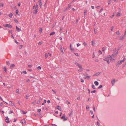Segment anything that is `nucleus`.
<instances>
[{
	"label": "nucleus",
	"mask_w": 126,
	"mask_h": 126,
	"mask_svg": "<svg viewBox=\"0 0 126 126\" xmlns=\"http://www.w3.org/2000/svg\"><path fill=\"white\" fill-rule=\"evenodd\" d=\"M65 114H63V116L61 117V119H63V121H64L68 119V118L67 117H65Z\"/></svg>",
	"instance_id": "obj_1"
},
{
	"label": "nucleus",
	"mask_w": 126,
	"mask_h": 126,
	"mask_svg": "<svg viewBox=\"0 0 126 126\" xmlns=\"http://www.w3.org/2000/svg\"><path fill=\"white\" fill-rule=\"evenodd\" d=\"M3 26L5 27H8L9 28H11L12 27L11 25L8 24L4 25Z\"/></svg>",
	"instance_id": "obj_2"
},
{
	"label": "nucleus",
	"mask_w": 126,
	"mask_h": 126,
	"mask_svg": "<svg viewBox=\"0 0 126 126\" xmlns=\"http://www.w3.org/2000/svg\"><path fill=\"white\" fill-rule=\"evenodd\" d=\"M37 10L38 8H35L33 12V14H36L37 13Z\"/></svg>",
	"instance_id": "obj_3"
},
{
	"label": "nucleus",
	"mask_w": 126,
	"mask_h": 126,
	"mask_svg": "<svg viewBox=\"0 0 126 126\" xmlns=\"http://www.w3.org/2000/svg\"><path fill=\"white\" fill-rule=\"evenodd\" d=\"M55 108L61 111H62L61 108L60 107V106L59 105L57 106L56 108V107Z\"/></svg>",
	"instance_id": "obj_4"
},
{
	"label": "nucleus",
	"mask_w": 126,
	"mask_h": 126,
	"mask_svg": "<svg viewBox=\"0 0 126 126\" xmlns=\"http://www.w3.org/2000/svg\"><path fill=\"white\" fill-rule=\"evenodd\" d=\"M6 120H6V122L7 123H9L10 122V121H9V119L8 117H5Z\"/></svg>",
	"instance_id": "obj_5"
},
{
	"label": "nucleus",
	"mask_w": 126,
	"mask_h": 126,
	"mask_svg": "<svg viewBox=\"0 0 126 126\" xmlns=\"http://www.w3.org/2000/svg\"><path fill=\"white\" fill-rule=\"evenodd\" d=\"M124 36H125V35H124L123 36H120V38H119V40H123L124 38V37H125Z\"/></svg>",
	"instance_id": "obj_6"
},
{
	"label": "nucleus",
	"mask_w": 126,
	"mask_h": 126,
	"mask_svg": "<svg viewBox=\"0 0 126 126\" xmlns=\"http://www.w3.org/2000/svg\"><path fill=\"white\" fill-rule=\"evenodd\" d=\"M22 122H21L22 124H24L26 123V121L25 119H23L21 120Z\"/></svg>",
	"instance_id": "obj_7"
},
{
	"label": "nucleus",
	"mask_w": 126,
	"mask_h": 126,
	"mask_svg": "<svg viewBox=\"0 0 126 126\" xmlns=\"http://www.w3.org/2000/svg\"><path fill=\"white\" fill-rule=\"evenodd\" d=\"M107 58H105L104 59H103V60L105 61H106L108 63V64L109 63V60H107Z\"/></svg>",
	"instance_id": "obj_8"
},
{
	"label": "nucleus",
	"mask_w": 126,
	"mask_h": 126,
	"mask_svg": "<svg viewBox=\"0 0 126 126\" xmlns=\"http://www.w3.org/2000/svg\"><path fill=\"white\" fill-rule=\"evenodd\" d=\"M9 103L12 106H15L14 104V103H13V102L12 101H10L9 102Z\"/></svg>",
	"instance_id": "obj_9"
},
{
	"label": "nucleus",
	"mask_w": 126,
	"mask_h": 126,
	"mask_svg": "<svg viewBox=\"0 0 126 126\" xmlns=\"http://www.w3.org/2000/svg\"><path fill=\"white\" fill-rule=\"evenodd\" d=\"M42 100V99L40 97L39 98V100L37 101V104H39L40 103V102H41Z\"/></svg>",
	"instance_id": "obj_10"
},
{
	"label": "nucleus",
	"mask_w": 126,
	"mask_h": 126,
	"mask_svg": "<svg viewBox=\"0 0 126 126\" xmlns=\"http://www.w3.org/2000/svg\"><path fill=\"white\" fill-rule=\"evenodd\" d=\"M84 79H89L90 78V77L89 76H87L86 77H84L83 78Z\"/></svg>",
	"instance_id": "obj_11"
},
{
	"label": "nucleus",
	"mask_w": 126,
	"mask_h": 126,
	"mask_svg": "<svg viewBox=\"0 0 126 126\" xmlns=\"http://www.w3.org/2000/svg\"><path fill=\"white\" fill-rule=\"evenodd\" d=\"M78 67L81 70H82L83 68L82 67V66L80 65V64H79L78 65Z\"/></svg>",
	"instance_id": "obj_12"
},
{
	"label": "nucleus",
	"mask_w": 126,
	"mask_h": 126,
	"mask_svg": "<svg viewBox=\"0 0 126 126\" xmlns=\"http://www.w3.org/2000/svg\"><path fill=\"white\" fill-rule=\"evenodd\" d=\"M100 74V72H98V73H96V74H95L93 76H98V75H99Z\"/></svg>",
	"instance_id": "obj_13"
},
{
	"label": "nucleus",
	"mask_w": 126,
	"mask_h": 126,
	"mask_svg": "<svg viewBox=\"0 0 126 126\" xmlns=\"http://www.w3.org/2000/svg\"><path fill=\"white\" fill-rule=\"evenodd\" d=\"M108 58H109L110 60H111V61L112 60V57L111 56H110V55H109L108 56Z\"/></svg>",
	"instance_id": "obj_14"
},
{
	"label": "nucleus",
	"mask_w": 126,
	"mask_h": 126,
	"mask_svg": "<svg viewBox=\"0 0 126 126\" xmlns=\"http://www.w3.org/2000/svg\"><path fill=\"white\" fill-rule=\"evenodd\" d=\"M60 47V50H61V52L62 53H64V52H63V49H62V46L60 45V47Z\"/></svg>",
	"instance_id": "obj_15"
},
{
	"label": "nucleus",
	"mask_w": 126,
	"mask_h": 126,
	"mask_svg": "<svg viewBox=\"0 0 126 126\" xmlns=\"http://www.w3.org/2000/svg\"><path fill=\"white\" fill-rule=\"evenodd\" d=\"M16 29L18 32H19L21 31V29L19 28L17 26H16Z\"/></svg>",
	"instance_id": "obj_16"
},
{
	"label": "nucleus",
	"mask_w": 126,
	"mask_h": 126,
	"mask_svg": "<svg viewBox=\"0 0 126 126\" xmlns=\"http://www.w3.org/2000/svg\"><path fill=\"white\" fill-rule=\"evenodd\" d=\"M55 33V32H52L50 33L49 34L50 36H51L54 34Z\"/></svg>",
	"instance_id": "obj_17"
},
{
	"label": "nucleus",
	"mask_w": 126,
	"mask_h": 126,
	"mask_svg": "<svg viewBox=\"0 0 126 126\" xmlns=\"http://www.w3.org/2000/svg\"><path fill=\"white\" fill-rule=\"evenodd\" d=\"M115 82V80L114 79H113V80L111 81V83H112L113 86V85Z\"/></svg>",
	"instance_id": "obj_18"
},
{
	"label": "nucleus",
	"mask_w": 126,
	"mask_h": 126,
	"mask_svg": "<svg viewBox=\"0 0 126 126\" xmlns=\"http://www.w3.org/2000/svg\"><path fill=\"white\" fill-rule=\"evenodd\" d=\"M94 83L95 84V85L96 86L98 85L99 84L98 82L97 81H95L94 82Z\"/></svg>",
	"instance_id": "obj_19"
},
{
	"label": "nucleus",
	"mask_w": 126,
	"mask_h": 126,
	"mask_svg": "<svg viewBox=\"0 0 126 126\" xmlns=\"http://www.w3.org/2000/svg\"><path fill=\"white\" fill-rule=\"evenodd\" d=\"M14 20L16 23H19L18 21L16 19H14Z\"/></svg>",
	"instance_id": "obj_20"
},
{
	"label": "nucleus",
	"mask_w": 126,
	"mask_h": 126,
	"mask_svg": "<svg viewBox=\"0 0 126 126\" xmlns=\"http://www.w3.org/2000/svg\"><path fill=\"white\" fill-rule=\"evenodd\" d=\"M15 66V65L14 64H11V65L10 67L11 68H12V67H14Z\"/></svg>",
	"instance_id": "obj_21"
},
{
	"label": "nucleus",
	"mask_w": 126,
	"mask_h": 126,
	"mask_svg": "<svg viewBox=\"0 0 126 126\" xmlns=\"http://www.w3.org/2000/svg\"><path fill=\"white\" fill-rule=\"evenodd\" d=\"M117 63H118L119 65L121 64L122 63V62L121 61H119Z\"/></svg>",
	"instance_id": "obj_22"
},
{
	"label": "nucleus",
	"mask_w": 126,
	"mask_h": 126,
	"mask_svg": "<svg viewBox=\"0 0 126 126\" xmlns=\"http://www.w3.org/2000/svg\"><path fill=\"white\" fill-rule=\"evenodd\" d=\"M121 15V14L119 12H118L117 13V15L116 16L118 17L119 16H120Z\"/></svg>",
	"instance_id": "obj_23"
},
{
	"label": "nucleus",
	"mask_w": 126,
	"mask_h": 126,
	"mask_svg": "<svg viewBox=\"0 0 126 126\" xmlns=\"http://www.w3.org/2000/svg\"><path fill=\"white\" fill-rule=\"evenodd\" d=\"M92 45L93 46H94V45L95 43L94 41H92Z\"/></svg>",
	"instance_id": "obj_24"
},
{
	"label": "nucleus",
	"mask_w": 126,
	"mask_h": 126,
	"mask_svg": "<svg viewBox=\"0 0 126 126\" xmlns=\"http://www.w3.org/2000/svg\"><path fill=\"white\" fill-rule=\"evenodd\" d=\"M21 111L22 112V113L23 114H25L27 113V112H25V111L22 110H21Z\"/></svg>",
	"instance_id": "obj_25"
},
{
	"label": "nucleus",
	"mask_w": 126,
	"mask_h": 126,
	"mask_svg": "<svg viewBox=\"0 0 126 126\" xmlns=\"http://www.w3.org/2000/svg\"><path fill=\"white\" fill-rule=\"evenodd\" d=\"M89 106L88 105H87L86 106V109L87 110H89Z\"/></svg>",
	"instance_id": "obj_26"
},
{
	"label": "nucleus",
	"mask_w": 126,
	"mask_h": 126,
	"mask_svg": "<svg viewBox=\"0 0 126 126\" xmlns=\"http://www.w3.org/2000/svg\"><path fill=\"white\" fill-rule=\"evenodd\" d=\"M13 15L12 13H10V14L9 15V16L10 18L12 17V16Z\"/></svg>",
	"instance_id": "obj_27"
},
{
	"label": "nucleus",
	"mask_w": 126,
	"mask_h": 126,
	"mask_svg": "<svg viewBox=\"0 0 126 126\" xmlns=\"http://www.w3.org/2000/svg\"><path fill=\"white\" fill-rule=\"evenodd\" d=\"M83 44L85 46H87V44L85 42H84L83 43Z\"/></svg>",
	"instance_id": "obj_28"
},
{
	"label": "nucleus",
	"mask_w": 126,
	"mask_h": 126,
	"mask_svg": "<svg viewBox=\"0 0 126 126\" xmlns=\"http://www.w3.org/2000/svg\"><path fill=\"white\" fill-rule=\"evenodd\" d=\"M71 5L70 4H68V6L67 7V9H68V8H70L71 7Z\"/></svg>",
	"instance_id": "obj_29"
},
{
	"label": "nucleus",
	"mask_w": 126,
	"mask_h": 126,
	"mask_svg": "<svg viewBox=\"0 0 126 126\" xmlns=\"http://www.w3.org/2000/svg\"><path fill=\"white\" fill-rule=\"evenodd\" d=\"M21 74H22V73H23L25 74H27V72L26 71H22V72H21Z\"/></svg>",
	"instance_id": "obj_30"
},
{
	"label": "nucleus",
	"mask_w": 126,
	"mask_h": 126,
	"mask_svg": "<svg viewBox=\"0 0 126 126\" xmlns=\"http://www.w3.org/2000/svg\"><path fill=\"white\" fill-rule=\"evenodd\" d=\"M102 87H103V86H102V85H100V86H99V87H98V89H100V88H101Z\"/></svg>",
	"instance_id": "obj_31"
},
{
	"label": "nucleus",
	"mask_w": 126,
	"mask_h": 126,
	"mask_svg": "<svg viewBox=\"0 0 126 126\" xmlns=\"http://www.w3.org/2000/svg\"><path fill=\"white\" fill-rule=\"evenodd\" d=\"M30 96V95L27 94L26 96V98L27 99H28V97H29Z\"/></svg>",
	"instance_id": "obj_32"
},
{
	"label": "nucleus",
	"mask_w": 126,
	"mask_h": 126,
	"mask_svg": "<svg viewBox=\"0 0 126 126\" xmlns=\"http://www.w3.org/2000/svg\"><path fill=\"white\" fill-rule=\"evenodd\" d=\"M92 88L94 89H95V87L94 85H92Z\"/></svg>",
	"instance_id": "obj_33"
},
{
	"label": "nucleus",
	"mask_w": 126,
	"mask_h": 126,
	"mask_svg": "<svg viewBox=\"0 0 126 126\" xmlns=\"http://www.w3.org/2000/svg\"><path fill=\"white\" fill-rule=\"evenodd\" d=\"M42 29L41 28L40 29H39V32L40 33H41L42 32Z\"/></svg>",
	"instance_id": "obj_34"
},
{
	"label": "nucleus",
	"mask_w": 126,
	"mask_h": 126,
	"mask_svg": "<svg viewBox=\"0 0 126 126\" xmlns=\"http://www.w3.org/2000/svg\"><path fill=\"white\" fill-rule=\"evenodd\" d=\"M4 70L6 72H7V71L6 69V67H4Z\"/></svg>",
	"instance_id": "obj_35"
},
{
	"label": "nucleus",
	"mask_w": 126,
	"mask_h": 126,
	"mask_svg": "<svg viewBox=\"0 0 126 126\" xmlns=\"http://www.w3.org/2000/svg\"><path fill=\"white\" fill-rule=\"evenodd\" d=\"M18 9L16 10V14H17L18 12Z\"/></svg>",
	"instance_id": "obj_36"
},
{
	"label": "nucleus",
	"mask_w": 126,
	"mask_h": 126,
	"mask_svg": "<svg viewBox=\"0 0 126 126\" xmlns=\"http://www.w3.org/2000/svg\"><path fill=\"white\" fill-rule=\"evenodd\" d=\"M96 92V90H94V91H91V93H95Z\"/></svg>",
	"instance_id": "obj_37"
},
{
	"label": "nucleus",
	"mask_w": 126,
	"mask_h": 126,
	"mask_svg": "<svg viewBox=\"0 0 126 126\" xmlns=\"http://www.w3.org/2000/svg\"><path fill=\"white\" fill-rule=\"evenodd\" d=\"M6 63L7 65H9L10 64L9 62V61H7Z\"/></svg>",
	"instance_id": "obj_38"
},
{
	"label": "nucleus",
	"mask_w": 126,
	"mask_h": 126,
	"mask_svg": "<svg viewBox=\"0 0 126 126\" xmlns=\"http://www.w3.org/2000/svg\"><path fill=\"white\" fill-rule=\"evenodd\" d=\"M1 6L3 7V4L2 3H0V7Z\"/></svg>",
	"instance_id": "obj_39"
},
{
	"label": "nucleus",
	"mask_w": 126,
	"mask_h": 126,
	"mask_svg": "<svg viewBox=\"0 0 126 126\" xmlns=\"http://www.w3.org/2000/svg\"><path fill=\"white\" fill-rule=\"evenodd\" d=\"M45 56L46 58H47L48 57V54L47 53H45Z\"/></svg>",
	"instance_id": "obj_40"
},
{
	"label": "nucleus",
	"mask_w": 126,
	"mask_h": 126,
	"mask_svg": "<svg viewBox=\"0 0 126 126\" xmlns=\"http://www.w3.org/2000/svg\"><path fill=\"white\" fill-rule=\"evenodd\" d=\"M13 112V110H10L9 112V114H10L11 113H12Z\"/></svg>",
	"instance_id": "obj_41"
},
{
	"label": "nucleus",
	"mask_w": 126,
	"mask_h": 126,
	"mask_svg": "<svg viewBox=\"0 0 126 126\" xmlns=\"http://www.w3.org/2000/svg\"><path fill=\"white\" fill-rule=\"evenodd\" d=\"M0 99L2 101H3V102H5V103H6V104H8L6 102H4V101L3 100V99L2 98V97L0 96Z\"/></svg>",
	"instance_id": "obj_42"
},
{
	"label": "nucleus",
	"mask_w": 126,
	"mask_h": 126,
	"mask_svg": "<svg viewBox=\"0 0 126 126\" xmlns=\"http://www.w3.org/2000/svg\"><path fill=\"white\" fill-rule=\"evenodd\" d=\"M37 111L38 112H40L41 111V109H37Z\"/></svg>",
	"instance_id": "obj_43"
},
{
	"label": "nucleus",
	"mask_w": 126,
	"mask_h": 126,
	"mask_svg": "<svg viewBox=\"0 0 126 126\" xmlns=\"http://www.w3.org/2000/svg\"><path fill=\"white\" fill-rule=\"evenodd\" d=\"M75 64L76 65H77L78 66V64H79L77 62L75 61Z\"/></svg>",
	"instance_id": "obj_44"
},
{
	"label": "nucleus",
	"mask_w": 126,
	"mask_h": 126,
	"mask_svg": "<svg viewBox=\"0 0 126 126\" xmlns=\"http://www.w3.org/2000/svg\"><path fill=\"white\" fill-rule=\"evenodd\" d=\"M28 77H29L31 78H32L33 79H35V78L34 77H32V76H29Z\"/></svg>",
	"instance_id": "obj_45"
},
{
	"label": "nucleus",
	"mask_w": 126,
	"mask_h": 126,
	"mask_svg": "<svg viewBox=\"0 0 126 126\" xmlns=\"http://www.w3.org/2000/svg\"><path fill=\"white\" fill-rule=\"evenodd\" d=\"M116 33L118 35H119L120 34V32L119 31L117 32Z\"/></svg>",
	"instance_id": "obj_46"
},
{
	"label": "nucleus",
	"mask_w": 126,
	"mask_h": 126,
	"mask_svg": "<svg viewBox=\"0 0 126 126\" xmlns=\"http://www.w3.org/2000/svg\"><path fill=\"white\" fill-rule=\"evenodd\" d=\"M125 60V58H124L122 60H121V61L122 62H124Z\"/></svg>",
	"instance_id": "obj_47"
},
{
	"label": "nucleus",
	"mask_w": 126,
	"mask_h": 126,
	"mask_svg": "<svg viewBox=\"0 0 126 126\" xmlns=\"http://www.w3.org/2000/svg\"><path fill=\"white\" fill-rule=\"evenodd\" d=\"M49 125H52V126H57L55 124H49Z\"/></svg>",
	"instance_id": "obj_48"
},
{
	"label": "nucleus",
	"mask_w": 126,
	"mask_h": 126,
	"mask_svg": "<svg viewBox=\"0 0 126 126\" xmlns=\"http://www.w3.org/2000/svg\"><path fill=\"white\" fill-rule=\"evenodd\" d=\"M80 18H79L78 19H77L76 20V22H77V23L78 22Z\"/></svg>",
	"instance_id": "obj_49"
},
{
	"label": "nucleus",
	"mask_w": 126,
	"mask_h": 126,
	"mask_svg": "<svg viewBox=\"0 0 126 126\" xmlns=\"http://www.w3.org/2000/svg\"><path fill=\"white\" fill-rule=\"evenodd\" d=\"M15 42L17 44H19V43L18 42H17L16 40V39H15Z\"/></svg>",
	"instance_id": "obj_50"
},
{
	"label": "nucleus",
	"mask_w": 126,
	"mask_h": 126,
	"mask_svg": "<svg viewBox=\"0 0 126 126\" xmlns=\"http://www.w3.org/2000/svg\"><path fill=\"white\" fill-rule=\"evenodd\" d=\"M77 99L78 100L80 99V97L79 96H78V97L77 98Z\"/></svg>",
	"instance_id": "obj_51"
},
{
	"label": "nucleus",
	"mask_w": 126,
	"mask_h": 126,
	"mask_svg": "<svg viewBox=\"0 0 126 126\" xmlns=\"http://www.w3.org/2000/svg\"><path fill=\"white\" fill-rule=\"evenodd\" d=\"M42 44V42H40L38 44V45H41Z\"/></svg>",
	"instance_id": "obj_52"
},
{
	"label": "nucleus",
	"mask_w": 126,
	"mask_h": 126,
	"mask_svg": "<svg viewBox=\"0 0 126 126\" xmlns=\"http://www.w3.org/2000/svg\"><path fill=\"white\" fill-rule=\"evenodd\" d=\"M23 47V45H21L19 47V48L20 49H21V48L22 47Z\"/></svg>",
	"instance_id": "obj_53"
},
{
	"label": "nucleus",
	"mask_w": 126,
	"mask_h": 126,
	"mask_svg": "<svg viewBox=\"0 0 126 126\" xmlns=\"http://www.w3.org/2000/svg\"><path fill=\"white\" fill-rule=\"evenodd\" d=\"M83 75L84 76H86L88 75V74L87 73H83Z\"/></svg>",
	"instance_id": "obj_54"
},
{
	"label": "nucleus",
	"mask_w": 126,
	"mask_h": 126,
	"mask_svg": "<svg viewBox=\"0 0 126 126\" xmlns=\"http://www.w3.org/2000/svg\"><path fill=\"white\" fill-rule=\"evenodd\" d=\"M37 69H38L39 70L41 69V67L40 66H39L37 68Z\"/></svg>",
	"instance_id": "obj_55"
},
{
	"label": "nucleus",
	"mask_w": 126,
	"mask_h": 126,
	"mask_svg": "<svg viewBox=\"0 0 126 126\" xmlns=\"http://www.w3.org/2000/svg\"><path fill=\"white\" fill-rule=\"evenodd\" d=\"M38 5L37 4H36L35 6V8H38Z\"/></svg>",
	"instance_id": "obj_56"
},
{
	"label": "nucleus",
	"mask_w": 126,
	"mask_h": 126,
	"mask_svg": "<svg viewBox=\"0 0 126 126\" xmlns=\"http://www.w3.org/2000/svg\"><path fill=\"white\" fill-rule=\"evenodd\" d=\"M19 92V90L18 89H17L16 91V92L18 93Z\"/></svg>",
	"instance_id": "obj_57"
},
{
	"label": "nucleus",
	"mask_w": 126,
	"mask_h": 126,
	"mask_svg": "<svg viewBox=\"0 0 126 126\" xmlns=\"http://www.w3.org/2000/svg\"><path fill=\"white\" fill-rule=\"evenodd\" d=\"M32 66V65H28V67H29L30 68H31Z\"/></svg>",
	"instance_id": "obj_58"
},
{
	"label": "nucleus",
	"mask_w": 126,
	"mask_h": 126,
	"mask_svg": "<svg viewBox=\"0 0 126 126\" xmlns=\"http://www.w3.org/2000/svg\"><path fill=\"white\" fill-rule=\"evenodd\" d=\"M111 0H109V1L108 2V4L109 5L110 4Z\"/></svg>",
	"instance_id": "obj_59"
},
{
	"label": "nucleus",
	"mask_w": 126,
	"mask_h": 126,
	"mask_svg": "<svg viewBox=\"0 0 126 126\" xmlns=\"http://www.w3.org/2000/svg\"><path fill=\"white\" fill-rule=\"evenodd\" d=\"M90 113L91 114H93V111L92 110H91L90 111Z\"/></svg>",
	"instance_id": "obj_60"
},
{
	"label": "nucleus",
	"mask_w": 126,
	"mask_h": 126,
	"mask_svg": "<svg viewBox=\"0 0 126 126\" xmlns=\"http://www.w3.org/2000/svg\"><path fill=\"white\" fill-rule=\"evenodd\" d=\"M74 54H75V55L77 56H79V55H78V53H74Z\"/></svg>",
	"instance_id": "obj_61"
},
{
	"label": "nucleus",
	"mask_w": 126,
	"mask_h": 126,
	"mask_svg": "<svg viewBox=\"0 0 126 126\" xmlns=\"http://www.w3.org/2000/svg\"><path fill=\"white\" fill-rule=\"evenodd\" d=\"M12 30H11V31L9 30V31H8L9 32V33H11V34H12Z\"/></svg>",
	"instance_id": "obj_62"
},
{
	"label": "nucleus",
	"mask_w": 126,
	"mask_h": 126,
	"mask_svg": "<svg viewBox=\"0 0 126 126\" xmlns=\"http://www.w3.org/2000/svg\"><path fill=\"white\" fill-rule=\"evenodd\" d=\"M103 10V8H102L101 9L100 11L99 12H101Z\"/></svg>",
	"instance_id": "obj_63"
},
{
	"label": "nucleus",
	"mask_w": 126,
	"mask_h": 126,
	"mask_svg": "<svg viewBox=\"0 0 126 126\" xmlns=\"http://www.w3.org/2000/svg\"><path fill=\"white\" fill-rule=\"evenodd\" d=\"M70 50H71L73 51H74L75 50L74 49V48H70Z\"/></svg>",
	"instance_id": "obj_64"
}]
</instances>
